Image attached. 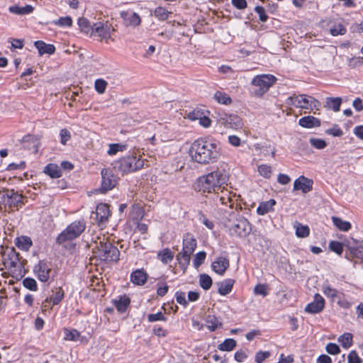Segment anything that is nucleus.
I'll list each match as a JSON object with an SVG mask.
<instances>
[{
    "label": "nucleus",
    "instance_id": "bb28decb",
    "mask_svg": "<svg viewBox=\"0 0 363 363\" xmlns=\"http://www.w3.org/2000/svg\"><path fill=\"white\" fill-rule=\"evenodd\" d=\"M130 303V298L125 296L120 297L118 300L113 301V304L115 307L121 313H123L126 311Z\"/></svg>",
    "mask_w": 363,
    "mask_h": 363
},
{
    "label": "nucleus",
    "instance_id": "a211bd4d",
    "mask_svg": "<svg viewBox=\"0 0 363 363\" xmlns=\"http://www.w3.org/2000/svg\"><path fill=\"white\" fill-rule=\"evenodd\" d=\"M95 214L99 223L107 221L110 215L108 206L106 203L99 204L96 206Z\"/></svg>",
    "mask_w": 363,
    "mask_h": 363
},
{
    "label": "nucleus",
    "instance_id": "b1692460",
    "mask_svg": "<svg viewBox=\"0 0 363 363\" xmlns=\"http://www.w3.org/2000/svg\"><path fill=\"white\" fill-rule=\"evenodd\" d=\"M16 246L22 250L28 251L33 245L32 240L28 236L18 237L15 240Z\"/></svg>",
    "mask_w": 363,
    "mask_h": 363
},
{
    "label": "nucleus",
    "instance_id": "9b49d317",
    "mask_svg": "<svg viewBox=\"0 0 363 363\" xmlns=\"http://www.w3.org/2000/svg\"><path fill=\"white\" fill-rule=\"evenodd\" d=\"M101 186L100 191L106 193L111 190L116 186L118 183V177L114 174L113 171L110 169H102L101 171Z\"/></svg>",
    "mask_w": 363,
    "mask_h": 363
},
{
    "label": "nucleus",
    "instance_id": "7ed1b4c3",
    "mask_svg": "<svg viewBox=\"0 0 363 363\" xmlns=\"http://www.w3.org/2000/svg\"><path fill=\"white\" fill-rule=\"evenodd\" d=\"M240 208V203L238 208L233 209L226 206L219 208L220 211H224L222 217L223 225L229 235L233 238H245L252 230L250 223L239 214L238 209Z\"/></svg>",
    "mask_w": 363,
    "mask_h": 363
},
{
    "label": "nucleus",
    "instance_id": "49530a36",
    "mask_svg": "<svg viewBox=\"0 0 363 363\" xmlns=\"http://www.w3.org/2000/svg\"><path fill=\"white\" fill-rule=\"evenodd\" d=\"M23 285L25 288L33 291H35L38 289L36 281L33 278L27 277L24 279Z\"/></svg>",
    "mask_w": 363,
    "mask_h": 363
},
{
    "label": "nucleus",
    "instance_id": "6ab92c4d",
    "mask_svg": "<svg viewBox=\"0 0 363 363\" xmlns=\"http://www.w3.org/2000/svg\"><path fill=\"white\" fill-rule=\"evenodd\" d=\"M147 279V274L143 269H136L130 274V281L133 284L138 286L144 285Z\"/></svg>",
    "mask_w": 363,
    "mask_h": 363
},
{
    "label": "nucleus",
    "instance_id": "f704fd0d",
    "mask_svg": "<svg viewBox=\"0 0 363 363\" xmlns=\"http://www.w3.org/2000/svg\"><path fill=\"white\" fill-rule=\"evenodd\" d=\"M158 257L164 264H168L174 258L172 252L168 248L164 249L162 251H160L158 253Z\"/></svg>",
    "mask_w": 363,
    "mask_h": 363
},
{
    "label": "nucleus",
    "instance_id": "37998d69",
    "mask_svg": "<svg viewBox=\"0 0 363 363\" xmlns=\"http://www.w3.org/2000/svg\"><path fill=\"white\" fill-rule=\"evenodd\" d=\"M214 99L220 104L228 105L231 103L230 96L221 91H216L214 94Z\"/></svg>",
    "mask_w": 363,
    "mask_h": 363
},
{
    "label": "nucleus",
    "instance_id": "8fccbe9b",
    "mask_svg": "<svg viewBox=\"0 0 363 363\" xmlns=\"http://www.w3.org/2000/svg\"><path fill=\"white\" fill-rule=\"evenodd\" d=\"M147 320L150 323H153L158 320L166 321L167 318L162 312H158L157 313H152L147 315Z\"/></svg>",
    "mask_w": 363,
    "mask_h": 363
},
{
    "label": "nucleus",
    "instance_id": "a19ab883",
    "mask_svg": "<svg viewBox=\"0 0 363 363\" xmlns=\"http://www.w3.org/2000/svg\"><path fill=\"white\" fill-rule=\"evenodd\" d=\"M109 148L107 152L108 155L112 156L117 154L118 152H123L126 149L125 145L119 143H112L108 145Z\"/></svg>",
    "mask_w": 363,
    "mask_h": 363
},
{
    "label": "nucleus",
    "instance_id": "774afa93",
    "mask_svg": "<svg viewBox=\"0 0 363 363\" xmlns=\"http://www.w3.org/2000/svg\"><path fill=\"white\" fill-rule=\"evenodd\" d=\"M232 4L238 9H245L247 6L246 0H232Z\"/></svg>",
    "mask_w": 363,
    "mask_h": 363
},
{
    "label": "nucleus",
    "instance_id": "4468645a",
    "mask_svg": "<svg viewBox=\"0 0 363 363\" xmlns=\"http://www.w3.org/2000/svg\"><path fill=\"white\" fill-rule=\"evenodd\" d=\"M324 306V298L320 294H315L313 301L306 306L305 311L311 314L318 313L323 310Z\"/></svg>",
    "mask_w": 363,
    "mask_h": 363
},
{
    "label": "nucleus",
    "instance_id": "393cba45",
    "mask_svg": "<svg viewBox=\"0 0 363 363\" xmlns=\"http://www.w3.org/2000/svg\"><path fill=\"white\" fill-rule=\"evenodd\" d=\"M44 173L49 175L51 178H60L62 176V171L60 167L56 164H48L44 168Z\"/></svg>",
    "mask_w": 363,
    "mask_h": 363
},
{
    "label": "nucleus",
    "instance_id": "f3484780",
    "mask_svg": "<svg viewBox=\"0 0 363 363\" xmlns=\"http://www.w3.org/2000/svg\"><path fill=\"white\" fill-rule=\"evenodd\" d=\"M38 278L43 282H46L50 278L51 269L45 261H40L35 268Z\"/></svg>",
    "mask_w": 363,
    "mask_h": 363
},
{
    "label": "nucleus",
    "instance_id": "6e6d98bb",
    "mask_svg": "<svg viewBox=\"0 0 363 363\" xmlns=\"http://www.w3.org/2000/svg\"><path fill=\"white\" fill-rule=\"evenodd\" d=\"M323 291L324 294L329 298H334L337 296V291L328 285L323 286Z\"/></svg>",
    "mask_w": 363,
    "mask_h": 363
},
{
    "label": "nucleus",
    "instance_id": "c9c22d12",
    "mask_svg": "<svg viewBox=\"0 0 363 363\" xmlns=\"http://www.w3.org/2000/svg\"><path fill=\"white\" fill-rule=\"evenodd\" d=\"M347 29L346 28L340 23H335L330 28V33L333 36H337L338 35H343L346 33Z\"/></svg>",
    "mask_w": 363,
    "mask_h": 363
},
{
    "label": "nucleus",
    "instance_id": "3c124183",
    "mask_svg": "<svg viewBox=\"0 0 363 363\" xmlns=\"http://www.w3.org/2000/svg\"><path fill=\"white\" fill-rule=\"evenodd\" d=\"M259 173L265 178H269L272 174V168L267 164H261L258 167Z\"/></svg>",
    "mask_w": 363,
    "mask_h": 363
},
{
    "label": "nucleus",
    "instance_id": "6e6552de",
    "mask_svg": "<svg viewBox=\"0 0 363 363\" xmlns=\"http://www.w3.org/2000/svg\"><path fill=\"white\" fill-rule=\"evenodd\" d=\"M144 166V160L136 156H128L121 158L115 162L114 168L117 169L122 174L130 173L142 169Z\"/></svg>",
    "mask_w": 363,
    "mask_h": 363
},
{
    "label": "nucleus",
    "instance_id": "09e8293b",
    "mask_svg": "<svg viewBox=\"0 0 363 363\" xmlns=\"http://www.w3.org/2000/svg\"><path fill=\"white\" fill-rule=\"evenodd\" d=\"M206 254L205 252H199L196 254L195 257L194 259V266L196 268L199 267L202 263L204 262L206 259Z\"/></svg>",
    "mask_w": 363,
    "mask_h": 363
},
{
    "label": "nucleus",
    "instance_id": "0eeeda50",
    "mask_svg": "<svg viewBox=\"0 0 363 363\" xmlns=\"http://www.w3.org/2000/svg\"><path fill=\"white\" fill-rule=\"evenodd\" d=\"M288 101L289 104L302 109L318 111L321 107V103L318 100L306 94H294L288 98Z\"/></svg>",
    "mask_w": 363,
    "mask_h": 363
},
{
    "label": "nucleus",
    "instance_id": "ea45409f",
    "mask_svg": "<svg viewBox=\"0 0 363 363\" xmlns=\"http://www.w3.org/2000/svg\"><path fill=\"white\" fill-rule=\"evenodd\" d=\"M171 12L168 11L165 8L159 6L157 7L154 11V15L159 20L165 21L168 18Z\"/></svg>",
    "mask_w": 363,
    "mask_h": 363
},
{
    "label": "nucleus",
    "instance_id": "4be33fe9",
    "mask_svg": "<svg viewBox=\"0 0 363 363\" xmlns=\"http://www.w3.org/2000/svg\"><path fill=\"white\" fill-rule=\"evenodd\" d=\"M298 124L306 128H312L319 127L320 125V121L312 116H304L299 119Z\"/></svg>",
    "mask_w": 363,
    "mask_h": 363
},
{
    "label": "nucleus",
    "instance_id": "20e7f679",
    "mask_svg": "<svg viewBox=\"0 0 363 363\" xmlns=\"http://www.w3.org/2000/svg\"><path fill=\"white\" fill-rule=\"evenodd\" d=\"M24 199L25 197L14 189L0 190V209L9 212L18 211L25 204Z\"/></svg>",
    "mask_w": 363,
    "mask_h": 363
},
{
    "label": "nucleus",
    "instance_id": "cd10ccee",
    "mask_svg": "<svg viewBox=\"0 0 363 363\" xmlns=\"http://www.w3.org/2000/svg\"><path fill=\"white\" fill-rule=\"evenodd\" d=\"M276 201L274 199H270L268 201L261 203L257 209L259 215H264L269 211L272 210L273 206L275 205Z\"/></svg>",
    "mask_w": 363,
    "mask_h": 363
},
{
    "label": "nucleus",
    "instance_id": "58836bf2",
    "mask_svg": "<svg viewBox=\"0 0 363 363\" xmlns=\"http://www.w3.org/2000/svg\"><path fill=\"white\" fill-rule=\"evenodd\" d=\"M64 333L65 339L69 341H77L80 336L79 332L76 329L68 330L67 328H65Z\"/></svg>",
    "mask_w": 363,
    "mask_h": 363
},
{
    "label": "nucleus",
    "instance_id": "4d7b16f0",
    "mask_svg": "<svg viewBox=\"0 0 363 363\" xmlns=\"http://www.w3.org/2000/svg\"><path fill=\"white\" fill-rule=\"evenodd\" d=\"M269 356H270V352L268 351H266V352L259 351L258 352L256 353V355H255V362L256 363H262Z\"/></svg>",
    "mask_w": 363,
    "mask_h": 363
},
{
    "label": "nucleus",
    "instance_id": "de8ad7c7",
    "mask_svg": "<svg viewBox=\"0 0 363 363\" xmlns=\"http://www.w3.org/2000/svg\"><path fill=\"white\" fill-rule=\"evenodd\" d=\"M329 248L331 251L337 253V255H342L343 252V245L337 241H331L329 243Z\"/></svg>",
    "mask_w": 363,
    "mask_h": 363
},
{
    "label": "nucleus",
    "instance_id": "69168bd1",
    "mask_svg": "<svg viewBox=\"0 0 363 363\" xmlns=\"http://www.w3.org/2000/svg\"><path fill=\"white\" fill-rule=\"evenodd\" d=\"M61 143L65 145L66 143L70 139L71 135L68 130L64 128L60 130V133Z\"/></svg>",
    "mask_w": 363,
    "mask_h": 363
},
{
    "label": "nucleus",
    "instance_id": "aec40b11",
    "mask_svg": "<svg viewBox=\"0 0 363 363\" xmlns=\"http://www.w3.org/2000/svg\"><path fill=\"white\" fill-rule=\"evenodd\" d=\"M229 267V260L223 257H218L212 264L213 269L218 274L223 275Z\"/></svg>",
    "mask_w": 363,
    "mask_h": 363
},
{
    "label": "nucleus",
    "instance_id": "9d476101",
    "mask_svg": "<svg viewBox=\"0 0 363 363\" xmlns=\"http://www.w3.org/2000/svg\"><path fill=\"white\" fill-rule=\"evenodd\" d=\"M98 256L105 262H115L119 260L120 251L116 246L111 242L105 241V239L100 240L97 245Z\"/></svg>",
    "mask_w": 363,
    "mask_h": 363
},
{
    "label": "nucleus",
    "instance_id": "79ce46f5",
    "mask_svg": "<svg viewBox=\"0 0 363 363\" xmlns=\"http://www.w3.org/2000/svg\"><path fill=\"white\" fill-rule=\"evenodd\" d=\"M199 283L204 290H208L212 286V279L208 274H203L200 275Z\"/></svg>",
    "mask_w": 363,
    "mask_h": 363
},
{
    "label": "nucleus",
    "instance_id": "c756f323",
    "mask_svg": "<svg viewBox=\"0 0 363 363\" xmlns=\"http://www.w3.org/2000/svg\"><path fill=\"white\" fill-rule=\"evenodd\" d=\"M237 345V342L233 338L225 339L221 344L218 345V348L220 351H232Z\"/></svg>",
    "mask_w": 363,
    "mask_h": 363
},
{
    "label": "nucleus",
    "instance_id": "dca6fc26",
    "mask_svg": "<svg viewBox=\"0 0 363 363\" xmlns=\"http://www.w3.org/2000/svg\"><path fill=\"white\" fill-rule=\"evenodd\" d=\"M313 184V180L301 176L294 181V190H301L303 193L306 194L312 190Z\"/></svg>",
    "mask_w": 363,
    "mask_h": 363
},
{
    "label": "nucleus",
    "instance_id": "e2e57ef3",
    "mask_svg": "<svg viewBox=\"0 0 363 363\" xmlns=\"http://www.w3.org/2000/svg\"><path fill=\"white\" fill-rule=\"evenodd\" d=\"M348 363H361L362 359L359 357L356 351H351L347 357Z\"/></svg>",
    "mask_w": 363,
    "mask_h": 363
},
{
    "label": "nucleus",
    "instance_id": "f257e3e1",
    "mask_svg": "<svg viewBox=\"0 0 363 363\" xmlns=\"http://www.w3.org/2000/svg\"><path fill=\"white\" fill-rule=\"evenodd\" d=\"M228 180V173L223 168L217 167L213 172L201 177L198 180L199 191L203 193H212V199L216 206H226L238 208L240 196L224 186Z\"/></svg>",
    "mask_w": 363,
    "mask_h": 363
},
{
    "label": "nucleus",
    "instance_id": "f03ea898",
    "mask_svg": "<svg viewBox=\"0 0 363 363\" xmlns=\"http://www.w3.org/2000/svg\"><path fill=\"white\" fill-rule=\"evenodd\" d=\"M192 160L200 164H208L216 162L220 156V147L210 138H199L194 140L189 148Z\"/></svg>",
    "mask_w": 363,
    "mask_h": 363
},
{
    "label": "nucleus",
    "instance_id": "72a5a7b5",
    "mask_svg": "<svg viewBox=\"0 0 363 363\" xmlns=\"http://www.w3.org/2000/svg\"><path fill=\"white\" fill-rule=\"evenodd\" d=\"M352 333H345L338 338V341L344 348L347 349L352 345Z\"/></svg>",
    "mask_w": 363,
    "mask_h": 363
},
{
    "label": "nucleus",
    "instance_id": "2f4dec72",
    "mask_svg": "<svg viewBox=\"0 0 363 363\" xmlns=\"http://www.w3.org/2000/svg\"><path fill=\"white\" fill-rule=\"evenodd\" d=\"M332 220L334 225L340 230L348 231L352 227L350 223L343 220L338 217L333 216Z\"/></svg>",
    "mask_w": 363,
    "mask_h": 363
},
{
    "label": "nucleus",
    "instance_id": "5fc2aeb1",
    "mask_svg": "<svg viewBox=\"0 0 363 363\" xmlns=\"http://www.w3.org/2000/svg\"><path fill=\"white\" fill-rule=\"evenodd\" d=\"M310 143L312 146L319 150L325 148L327 145L326 142L320 138H311Z\"/></svg>",
    "mask_w": 363,
    "mask_h": 363
},
{
    "label": "nucleus",
    "instance_id": "7c9ffc66",
    "mask_svg": "<svg viewBox=\"0 0 363 363\" xmlns=\"http://www.w3.org/2000/svg\"><path fill=\"white\" fill-rule=\"evenodd\" d=\"M78 25L82 31L94 35V25L91 26L89 21L85 18H79L78 19Z\"/></svg>",
    "mask_w": 363,
    "mask_h": 363
},
{
    "label": "nucleus",
    "instance_id": "c03bdc74",
    "mask_svg": "<svg viewBox=\"0 0 363 363\" xmlns=\"http://www.w3.org/2000/svg\"><path fill=\"white\" fill-rule=\"evenodd\" d=\"M108 83L103 79H98L95 81L94 88L96 91L102 94L105 92Z\"/></svg>",
    "mask_w": 363,
    "mask_h": 363
},
{
    "label": "nucleus",
    "instance_id": "13d9d810",
    "mask_svg": "<svg viewBox=\"0 0 363 363\" xmlns=\"http://www.w3.org/2000/svg\"><path fill=\"white\" fill-rule=\"evenodd\" d=\"M255 12L259 15V20L262 22H266L268 19L264 9L262 6H257L255 9Z\"/></svg>",
    "mask_w": 363,
    "mask_h": 363
},
{
    "label": "nucleus",
    "instance_id": "1a4fd4ad",
    "mask_svg": "<svg viewBox=\"0 0 363 363\" xmlns=\"http://www.w3.org/2000/svg\"><path fill=\"white\" fill-rule=\"evenodd\" d=\"M86 225L83 220H75L69 224L57 238L56 242L62 244L79 237L85 230Z\"/></svg>",
    "mask_w": 363,
    "mask_h": 363
},
{
    "label": "nucleus",
    "instance_id": "4c0bfd02",
    "mask_svg": "<svg viewBox=\"0 0 363 363\" xmlns=\"http://www.w3.org/2000/svg\"><path fill=\"white\" fill-rule=\"evenodd\" d=\"M296 235L298 238H306L309 235L310 229L307 225L297 223L296 225Z\"/></svg>",
    "mask_w": 363,
    "mask_h": 363
},
{
    "label": "nucleus",
    "instance_id": "473e14b6",
    "mask_svg": "<svg viewBox=\"0 0 363 363\" xmlns=\"http://www.w3.org/2000/svg\"><path fill=\"white\" fill-rule=\"evenodd\" d=\"M341 104H342V99L340 97L327 98L326 105L329 108H331L335 112H337L340 111Z\"/></svg>",
    "mask_w": 363,
    "mask_h": 363
},
{
    "label": "nucleus",
    "instance_id": "052dcab7",
    "mask_svg": "<svg viewBox=\"0 0 363 363\" xmlns=\"http://www.w3.org/2000/svg\"><path fill=\"white\" fill-rule=\"evenodd\" d=\"M326 351L330 354H337L340 353L339 346L335 343L330 342L326 345Z\"/></svg>",
    "mask_w": 363,
    "mask_h": 363
},
{
    "label": "nucleus",
    "instance_id": "864d4df0",
    "mask_svg": "<svg viewBox=\"0 0 363 363\" xmlns=\"http://www.w3.org/2000/svg\"><path fill=\"white\" fill-rule=\"evenodd\" d=\"M254 293L257 295L266 296L268 294V287L266 284H259L255 286Z\"/></svg>",
    "mask_w": 363,
    "mask_h": 363
},
{
    "label": "nucleus",
    "instance_id": "bf43d9fd",
    "mask_svg": "<svg viewBox=\"0 0 363 363\" xmlns=\"http://www.w3.org/2000/svg\"><path fill=\"white\" fill-rule=\"evenodd\" d=\"M55 24L60 26H71L72 20L69 16L61 17L55 22Z\"/></svg>",
    "mask_w": 363,
    "mask_h": 363
},
{
    "label": "nucleus",
    "instance_id": "a18cd8bd",
    "mask_svg": "<svg viewBox=\"0 0 363 363\" xmlns=\"http://www.w3.org/2000/svg\"><path fill=\"white\" fill-rule=\"evenodd\" d=\"M64 298V291L59 288L50 298L53 305L58 304Z\"/></svg>",
    "mask_w": 363,
    "mask_h": 363
},
{
    "label": "nucleus",
    "instance_id": "5701e85b",
    "mask_svg": "<svg viewBox=\"0 0 363 363\" xmlns=\"http://www.w3.org/2000/svg\"><path fill=\"white\" fill-rule=\"evenodd\" d=\"M35 47L38 49L39 55H43L44 54H53L55 51V48L52 44H46L42 40L35 41Z\"/></svg>",
    "mask_w": 363,
    "mask_h": 363
},
{
    "label": "nucleus",
    "instance_id": "412c9836",
    "mask_svg": "<svg viewBox=\"0 0 363 363\" xmlns=\"http://www.w3.org/2000/svg\"><path fill=\"white\" fill-rule=\"evenodd\" d=\"M94 33H97L98 36L101 38V40H108L111 38L110 28L107 25H104L103 23L99 22L94 24Z\"/></svg>",
    "mask_w": 363,
    "mask_h": 363
},
{
    "label": "nucleus",
    "instance_id": "a878e982",
    "mask_svg": "<svg viewBox=\"0 0 363 363\" xmlns=\"http://www.w3.org/2000/svg\"><path fill=\"white\" fill-rule=\"evenodd\" d=\"M235 281L231 279H228L218 283V293L222 296L228 294L233 289Z\"/></svg>",
    "mask_w": 363,
    "mask_h": 363
},
{
    "label": "nucleus",
    "instance_id": "603ef678",
    "mask_svg": "<svg viewBox=\"0 0 363 363\" xmlns=\"http://www.w3.org/2000/svg\"><path fill=\"white\" fill-rule=\"evenodd\" d=\"M227 122L230 125V127L235 129L242 126L241 119L237 116H230Z\"/></svg>",
    "mask_w": 363,
    "mask_h": 363
},
{
    "label": "nucleus",
    "instance_id": "338daca9",
    "mask_svg": "<svg viewBox=\"0 0 363 363\" xmlns=\"http://www.w3.org/2000/svg\"><path fill=\"white\" fill-rule=\"evenodd\" d=\"M203 113L200 111L199 110H194L193 111L189 113L188 117L189 119L192 121H200V119L203 116Z\"/></svg>",
    "mask_w": 363,
    "mask_h": 363
},
{
    "label": "nucleus",
    "instance_id": "423d86ee",
    "mask_svg": "<svg viewBox=\"0 0 363 363\" xmlns=\"http://www.w3.org/2000/svg\"><path fill=\"white\" fill-rule=\"evenodd\" d=\"M277 80V77L272 74L255 76L251 82L252 86L255 87L252 91L254 96L257 97L262 96L276 83Z\"/></svg>",
    "mask_w": 363,
    "mask_h": 363
},
{
    "label": "nucleus",
    "instance_id": "2eb2a0df",
    "mask_svg": "<svg viewBox=\"0 0 363 363\" xmlns=\"http://www.w3.org/2000/svg\"><path fill=\"white\" fill-rule=\"evenodd\" d=\"M3 264L9 270L13 269L19 264L18 256L14 250H11L4 254Z\"/></svg>",
    "mask_w": 363,
    "mask_h": 363
},
{
    "label": "nucleus",
    "instance_id": "e433bc0d",
    "mask_svg": "<svg viewBox=\"0 0 363 363\" xmlns=\"http://www.w3.org/2000/svg\"><path fill=\"white\" fill-rule=\"evenodd\" d=\"M206 322L207 323V328L211 331L216 330L218 326L221 325V323L214 315H208L206 317Z\"/></svg>",
    "mask_w": 363,
    "mask_h": 363
},
{
    "label": "nucleus",
    "instance_id": "c85d7f7f",
    "mask_svg": "<svg viewBox=\"0 0 363 363\" xmlns=\"http://www.w3.org/2000/svg\"><path fill=\"white\" fill-rule=\"evenodd\" d=\"M9 10L12 13H15L17 15H24L31 13L33 10V8L30 5H26V6L23 7L12 6L9 7Z\"/></svg>",
    "mask_w": 363,
    "mask_h": 363
},
{
    "label": "nucleus",
    "instance_id": "39448f33",
    "mask_svg": "<svg viewBox=\"0 0 363 363\" xmlns=\"http://www.w3.org/2000/svg\"><path fill=\"white\" fill-rule=\"evenodd\" d=\"M196 240L191 233H186L183 238V247L177 256L180 267L185 270L190 263L191 255L196 247Z\"/></svg>",
    "mask_w": 363,
    "mask_h": 363
},
{
    "label": "nucleus",
    "instance_id": "f8f14e48",
    "mask_svg": "<svg viewBox=\"0 0 363 363\" xmlns=\"http://www.w3.org/2000/svg\"><path fill=\"white\" fill-rule=\"evenodd\" d=\"M344 245L347 247L352 257L363 259V241L354 238L345 240Z\"/></svg>",
    "mask_w": 363,
    "mask_h": 363
},
{
    "label": "nucleus",
    "instance_id": "ddd939ff",
    "mask_svg": "<svg viewBox=\"0 0 363 363\" xmlns=\"http://www.w3.org/2000/svg\"><path fill=\"white\" fill-rule=\"evenodd\" d=\"M120 15L125 26L136 27L141 23L139 15L131 10L123 11Z\"/></svg>",
    "mask_w": 363,
    "mask_h": 363
},
{
    "label": "nucleus",
    "instance_id": "0e129e2a",
    "mask_svg": "<svg viewBox=\"0 0 363 363\" xmlns=\"http://www.w3.org/2000/svg\"><path fill=\"white\" fill-rule=\"evenodd\" d=\"M176 300L177 303L186 307L188 304L187 301L186 300V294L182 291H177L176 293Z\"/></svg>",
    "mask_w": 363,
    "mask_h": 363
},
{
    "label": "nucleus",
    "instance_id": "680f3d73",
    "mask_svg": "<svg viewBox=\"0 0 363 363\" xmlns=\"http://www.w3.org/2000/svg\"><path fill=\"white\" fill-rule=\"evenodd\" d=\"M247 357V352L242 350L237 351L234 355V358L238 362H243Z\"/></svg>",
    "mask_w": 363,
    "mask_h": 363
}]
</instances>
